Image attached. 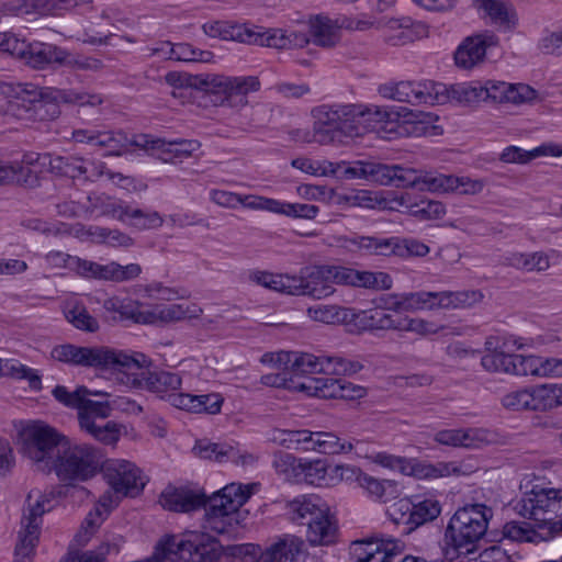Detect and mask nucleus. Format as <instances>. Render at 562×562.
<instances>
[{
	"instance_id": "obj_4",
	"label": "nucleus",
	"mask_w": 562,
	"mask_h": 562,
	"mask_svg": "<svg viewBox=\"0 0 562 562\" xmlns=\"http://www.w3.org/2000/svg\"><path fill=\"white\" fill-rule=\"evenodd\" d=\"M493 510L484 504H468L459 508L450 518L446 530L443 557L457 561L476 550L477 542L487 531Z\"/></svg>"
},
{
	"instance_id": "obj_7",
	"label": "nucleus",
	"mask_w": 562,
	"mask_h": 562,
	"mask_svg": "<svg viewBox=\"0 0 562 562\" xmlns=\"http://www.w3.org/2000/svg\"><path fill=\"white\" fill-rule=\"evenodd\" d=\"M102 458L97 448L87 443L74 445L67 439L48 472L54 471L58 480L68 485L85 482L97 474Z\"/></svg>"
},
{
	"instance_id": "obj_5",
	"label": "nucleus",
	"mask_w": 562,
	"mask_h": 562,
	"mask_svg": "<svg viewBox=\"0 0 562 562\" xmlns=\"http://www.w3.org/2000/svg\"><path fill=\"white\" fill-rule=\"evenodd\" d=\"M261 547L252 543L223 547L204 531H186L178 542V562H222L226 557L258 562Z\"/></svg>"
},
{
	"instance_id": "obj_49",
	"label": "nucleus",
	"mask_w": 562,
	"mask_h": 562,
	"mask_svg": "<svg viewBox=\"0 0 562 562\" xmlns=\"http://www.w3.org/2000/svg\"><path fill=\"white\" fill-rule=\"evenodd\" d=\"M359 323L366 330H396L397 316L386 313L383 308H373L362 312L359 316Z\"/></svg>"
},
{
	"instance_id": "obj_59",
	"label": "nucleus",
	"mask_w": 562,
	"mask_h": 562,
	"mask_svg": "<svg viewBox=\"0 0 562 562\" xmlns=\"http://www.w3.org/2000/svg\"><path fill=\"white\" fill-rule=\"evenodd\" d=\"M308 315L316 322L335 324L347 318V310L337 305H316L307 310Z\"/></svg>"
},
{
	"instance_id": "obj_50",
	"label": "nucleus",
	"mask_w": 562,
	"mask_h": 562,
	"mask_svg": "<svg viewBox=\"0 0 562 562\" xmlns=\"http://www.w3.org/2000/svg\"><path fill=\"white\" fill-rule=\"evenodd\" d=\"M363 549L374 557V561L383 562V559H393L402 549V546L392 539H363L357 540Z\"/></svg>"
},
{
	"instance_id": "obj_27",
	"label": "nucleus",
	"mask_w": 562,
	"mask_h": 562,
	"mask_svg": "<svg viewBox=\"0 0 562 562\" xmlns=\"http://www.w3.org/2000/svg\"><path fill=\"white\" fill-rule=\"evenodd\" d=\"M304 541L295 536H285L261 551L258 562H301Z\"/></svg>"
},
{
	"instance_id": "obj_1",
	"label": "nucleus",
	"mask_w": 562,
	"mask_h": 562,
	"mask_svg": "<svg viewBox=\"0 0 562 562\" xmlns=\"http://www.w3.org/2000/svg\"><path fill=\"white\" fill-rule=\"evenodd\" d=\"M398 115L376 105L322 104L312 110L313 137L322 145L345 144L376 131L380 124L396 121Z\"/></svg>"
},
{
	"instance_id": "obj_18",
	"label": "nucleus",
	"mask_w": 562,
	"mask_h": 562,
	"mask_svg": "<svg viewBox=\"0 0 562 562\" xmlns=\"http://www.w3.org/2000/svg\"><path fill=\"white\" fill-rule=\"evenodd\" d=\"M374 461L384 468L398 470L402 474L412 475L417 479L440 477L448 473V465L446 463L430 464L385 452L378 453Z\"/></svg>"
},
{
	"instance_id": "obj_3",
	"label": "nucleus",
	"mask_w": 562,
	"mask_h": 562,
	"mask_svg": "<svg viewBox=\"0 0 562 562\" xmlns=\"http://www.w3.org/2000/svg\"><path fill=\"white\" fill-rule=\"evenodd\" d=\"M259 89L256 76L192 75L178 67V101L182 104L187 102V93L194 90L207 94L214 105L240 108L248 103V93Z\"/></svg>"
},
{
	"instance_id": "obj_61",
	"label": "nucleus",
	"mask_w": 562,
	"mask_h": 562,
	"mask_svg": "<svg viewBox=\"0 0 562 562\" xmlns=\"http://www.w3.org/2000/svg\"><path fill=\"white\" fill-rule=\"evenodd\" d=\"M67 321L76 328L89 333H94L99 329L98 321L89 314L85 307H74L66 312Z\"/></svg>"
},
{
	"instance_id": "obj_63",
	"label": "nucleus",
	"mask_w": 562,
	"mask_h": 562,
	"mask_svg": "<svg viewBox=\"0 0 562 562\" xmlns=\"http://www.w3.org/2000/svg\"><path fill=\"white\" fill-rule=\"evenodd\" d=\"M502 404L504 407L513 411H532L531 389H522L504 395Z\"/></svg>"
},
{
	"instance_id": "obj_23",
	"label": "nucleus",
	"mask_w": 562,
	"mask_h": 562,
	"mask_svg": "<svg viewBox=\"0 0 562 562\" xmlns=\"http://www.w3.org/2000/svg\"><path fill=\"white\" fill-rule=\"evenodd\" d=\"M327 358L312 353L282 351L277 355L274 362L284 366V369L291 370L294 374H326Z\"/></svg>"
},
{
	"instance_id": "obj_51",
	"label": "nucleus",
	"mask_w": 562,
	"mask_h": 562,
	"mask_svg": "<svg viewBox=\"0 0 562 562\" xmlns=\"http://www.w3.org/2000/svg\"><path fill=\"white\" fill-rule=\"evenodd\" d=\"M103 308L108 313L119 314V316L114 315L112 317L113 321H132L135 323L138 301L112 297L104 301Z\"/></svg>"
},
{
	"instance_id": "obj_37",
	"label": "nucleus",
	"mask_w": 562,
	"mask_h": 562,
	"mask_svg": "<svg viewBox=\"0 0 562 562\" xmlns=\"http://www.w3.org/2000/svg\"><path fill=\"white\" fill-rule=\"evenodd\" d=\"M379 23L386 32L385 41L393 46L404 45L415 38V33L412 30L413 20L408 16L383 18Z\"/></svg>"
},
{
	"instance_id": "obj_41",
	"label": "nucleus",
	"mask_w": 562,
	"mask_h": 562,
	"mask_svg": "<svg viewBox=\"0 0 562 562\" xmlns=\"http://www.w3.org/2000/svg\"><path fill=\"white\" fill-rule=\"evenodd\" d=\"M310 33L313 43L322 47H333L340 38L339 29L325 16H316L311 21Z\"/></svg>"
},
{
	"instance_id": "obj_26",
	"label": "nucleus",
	"mask_w": 562,
	"mask_h": 562,
	"mask_svg": "<svg viewBox=\"0 0 562 562\" xmlns=\"http://www.w3.org/2000/svg\"><path fill=\"white\" fill-rule=\"evenodd\" d=\"M345 246L363 256H393L394 237L367 236L357 233L344 237Z\"/></svg>"
},
{
	"instance_id": "obj_54",
	"label": "nucleus",
	"mask_w": 562,
	"mask_h": 562,
	"mask_svg": "<svg viewBox=\"0 0 562 562\" xmlns=\"http://www.w3.org/2000/svg\"><path fill=\"white\" fill-rule=\"evenodd\" d=\"M111 551L117 553L119 547L115 543L103 542L97 550L71 551L60 562H105V557Z\"/></svg>"
},
{
	"instance_id": "obj_9",
	"label": "nucleus",
	"mask_w": 562,
	"mask_h": 562,
	"mask_svg": "<svg viewBox=\"0 0 562 562\" xmlns=\"http://www.w3.org/2000/svg\"><path fill=\"white\" fill-rule=\"evenodd\" d=\"M58 102L78 105V113L85 114L87 108L101 114L99 106L104 98L99 93H90L78 89H56L49 91L37 90V98L33 105L31 121H50L59 116Z\"/></svg>"
},
{
	"instance_id": "obj_57",
	"label": "nucleus",
	"mask_w": 562,
	"mask_h": 562,
	"mask_svg": "<svg viewBox=\"0 0 562 562\" xmlns=\"http://www.w3.org/2000/svg\"><path fill=\"white\" fill-rule=\"evenodd\" d=\"M176 557V536L172 533L164 535L154 546L151 555L144 559V562H168L175 561Z\"/></svg>"
},
{
	"instance_id": "obj_33",
	"label": "nucleus",
	"mask_w": 562,
	"mask_h": 562,
	"mask_svg": "<svg viewBox=\"0 0 562 562\" xmlns=\"http://www.w3.org/2000/svg\"><path fill=\"white\" fill-rule=\"evenodd\" d=\"M327 462L322 459L299 461V465L293 470L294 482L307 483L315 486L328 487L333 481L326 479Z\"/></svg>"
},
{
	"instance_id": "obj_55",
	"label": "nucleus",
	"mask_w": 562,
	"mask_h": 562,
	"mask_svg": "<svg viewBox=\"0 0 562 562\" xmlns=\"http://www.w3.org/2000/svg\"><path fill=\"white\" fill-rule=\"evenodd\" d=\"M514 362V355H508L497 350L484 355L481 359V364L486 371L497 373L512 374V367Z\"/></svg>"
},
{
	"instance_id": "obj_21",
	"label": "nucleus",
	"mask_w": 562,
	"mask_h": 562,
	"mask_svg": "<svg viewBox=\"0 0 562 562\" xmlns=\"http://www.w3.org/2000/svg\"><path fill=\"white\" fill-rule=\"evenodd\" d=\"M69 54L63 48L42 42L26 43L19 59L35 69H44L52 64H65Z\"/></svg>"
},
{
	"instance_id": "obj_64",
	"label": "nucleus",
	"mask_w": 562,
	"mask_h": 562,
	"mask_svg": "<svg viewBox=\"0 0 562 562\" xmlns=\"http://www.w3.org/2000/svg\"><path fill=\"white\" fill-rule=\"evenodd\" d=\"M81 430H85L93 438L105 445H113L120 438V429L117 425L113 422H106L103 425L93 424L92 427L81 428Z\"/></svg>"
},
{
	"instance_id": "obj_60",
	"label": "nucleus",
	"mask_w": 562,
	"mask_h": 562,
	"mask_svg": "<svg viewBox=\"0 0 562 562\" xmlns=\"http://www.w3.org/2000/svg\"><path fill=\"white\" fill-rule=\"evenodd\" d=\"M441 327L423 318L397 316L396 330L413 331L422 336L437 334Z\"/></svg>"
},
{
	"instance_id": "obj_29",
	"label": "nucleus",
	"mask_w": 562,
	"mask_h": 562,
	"mask_svg": "<svg viewBox=\"0 0 562 562\" xmlns=\"http://www.w3.org/2000/svg\"><path fill=\"white\" fill-rule=\"evenodd\" d=\"M439 292H409L391 297L390 308L394 311H417L439 308Z\"/></svg>"
},
{
	"instance_id": "obj_42",
	"label": "nucleus",
	"mask_w": 562,
	"mask_h": 562,
	"mask_svg": "<svg viewBox=\"0 0 562 562\" xmlns=\"http://www.w3.org/2000/svg\"><path fill=\"white\" fill-rule=\"evenodd\" d=\"M458 183V177L437 172H425L424 175L417 173V182L409 184V187L418 188L422 191L427 190L437 193H448L454 191Z\"/></svg>"
},
{
	"instance_id": "obj_2",
	"label": "nucleus",
	"mask_w": 562,
	"mask_h": 562,
	"mask_svg": "<svg viewBox=\"0 0 562 562\" xmlns=\"http://www.w3.org/2000/svg\"><path fill=\"white\" fill-rule=\"evenodd\" d=\"M250 491L232 483L207 496L196 483L178 486V513L205 509L203 528L216 535L235 537L243 520L240 507L250 497Z\"/></svg>"
},
{
	"instance_id": "obj_30",
	"label": "nucleus",
	"mask_w": 562,
	"mask_h": 562,
	"mask_svg": "<svg viewBox=\"0 0 562 562\" xmlns=\"http://www.w3.org/2000/svg\"><path fill=\"white\" fill-rule=\"evenodd\" d=\"M503 536L505 539L512 541L531 543H539L553 538L550 529H540L539 524L537 522L531 525L530 522L515 520L508 521L504 525Z\"/></svg>"
},
{
	"instance_id": "obj_16",
	"label": "nucleus",
	"mask_w": 562,
	"mask_h": 562,
	"mask_svg": "<svg viewBox=\"0 0 562 562\" xmlns=\"http://www.w3.org/2000/svg\"><path fill=\"white\" fill-rule=\"evenodd\" d=\"M294 519L307 526V539L311 544H329L335 540L336 526L311 498L294 499L291 503Z\"/></svg>"
},
{
	"instance_id": "obj_28",
	"label": "nucleus",
	"mask_w": 562,
	"mask_h": 562,
	"mask_svg": "<svg viewBox=\"0 0 562 562\" xmlns=\"http://www.w3.org/2000/svg\"><path fill=\"white\" fill-rule=\"evenodd\" d=\"M193 452L201 459L214 460L217 462L232 461L239 463V460H241V463L245 464L247 462V458L252 459L250 454L241 456L235 447L228 443H216L206 439L196 440L193 447Z\"/></svg>"
},
{
	"instance_id": "obj_47",
	"label": "nucleus",
	"mask_w": 562,
	"mask_h": 562,
	"mask_svg": "<svg viewBox=\"0 0 562 562\" xmlns=\"http://www.w3.org/2000/svg\"><path fill=\"white\" fill-rule=\"evenodd\" d=\"M111 412V407L108 402H97L87 398H82V403L78 409V422L80 428H90L93 424H97V419H105Z\"/></svg>"
},
{
	"instance_id": "obj_44",
	"label": "nucleus",
	"mask_w": 562,
	"mask_h": 562,
	"mask_svg": "<svg viewBox=\"0 0 562 562\" xmlns=\"http://www.w3.org/2000/svg\"><path fill=\"white\" fill-rule=\"evenodd\" d=\"M36 98V89H23L8 101L5 113L18 120L31 121Z\"/></svg>"
},
{
	"instance_id": "obj_25",
	"label": "nucleus",
	"mask_w": 562,
	"mask_h": 562,
	"mask_svg": "<svg viewBox=\"0 0 562 562\" xmlns=\"http://www.w3.org/2000/svg\"><path fill=\"white\" fill-rule=\"evenodd\" d=\"M398 509H405L400 518L402 524L408 525L409 529H414L436 519L441 513V505L432 498H426L418 503L402 499L398 502Z\"/></svg>"
},
{
	"instance_id": "obj_40",
	"label": "nucleus",
	"mask_w": 562,
	"mask_h": 562,
	"mask_svg": "<svg viewBox=\"0 0 562 562\" xmlns=\"http://www.w3.org/2000/svg\"><path fill=\"white\" fill-rule=\"evenodd\" d=\"M532 411L546 412L562 406V384H542L531 387Z\"/></svg>"
},
{
	"instance_id": "obj_48",
	"label": "nucleus",
	"mask_w": 562,
	"mask_h": 562,
	"mask_svg": "<svg viewBox=\"0 0 562 562\" xmlns=\"http://www.w3.org/2000/svg\"><path fill=\"white\" fill-rule=\"evenodd\" d=\"M483 294L480 291H442L439 292V308H467L481 302Z\"/></svg>"
},
{
	"instance_id": "obj_62",
	"label": "nucleus",
	"mask_w": 562,
	"mask_h": 562,
	"mask_svg": "<svg viewBox=\"0 0 562 562\" xmlns=\"http://www.w3.org/2000/svg\"><path fill=\"white\" fill-rule=\"evenodd\" d=\"M213 59L214 54L210 50L194 48L188 43H178V63L189 65L195 63H211Z\"/></svg>"
},
{
	"instance_id": "obj_11",
	"label": "nucleus",
	"mask_w": 562,
	"mask_h": 562,
	"mask_svg": "<svg viewBox=\"0 0 562 562\" xmlns=\"http://www.w3.org/2000/svg\"><path fill=\"white\" fill-rule=\"evenodd\" d=\"M89 145L106 148L110 154H120V150L127 146H134L145 150L146 153L157 156L165 162L172 161L175 154L171 147L175 142L166 143L164 139L154 138L148 134H135L128 137L123 132H106L93 130Z\"/></svg>"
},
{
	"instance_id": "obj_46",
	"label": "nucleus",
	"mask_w": 562,
	"mask_h": 562,
	"mask_svg": "<svg viewBox=\"0 0 562 562\" xmlns=\"http://www.w3.org/2000/svg\"><path fill=\"white\" fill-rule=\"evenodd\" d=\"M445 94H447L448 101L454 100L459 103L468 105L485 101L483 83L477 81L470 83H458L451 86L450 88L446 86Z\"/></svg>"
},
{
	"instance_id": "obj_32",
	"label": "nucleus",
	"mask_w": 562,
	"mask_h": 562,
	"mask_svg": "<svg viewBox=\"0 0 562 562\" xmlns=\"http://www.w3.org/2000/svg\"><path fill=\"white\" fill-rule=\"evenodd\" d=\"M304 274L305 295L321 300L334 293L326 265L304 268Z\"/></svg>"
},
{
	"instance_id": "obj_10",
	"label": "nucleus",
	"mask_w": 562,
	"mask_h": 562,
	"mask_svg": "<svg viewBox=\"0 0 562 562\" xmlns=\"http://www.w3.org/2000/svg\"><path fill=\"white\" fill-rule=\"evenodd\" d=\"M67 439L54 427L43 422H34L23 429L22 449L42 470L49 471V465H53Z\"/></svg>"
},
{
	"instance_id": "obj_35",
	"label": "nucleus",
	"mask_w": 562,
	"mask_h": 562,
	"mask_svg": "<svg viewBox=\"0 0 562 562\" xmlns=\"http://www.w3.org/2000/svg\"><path fill=\"white\" fill-rule=\"evenodd\" d=\"M561 155V147L554 144H543L531 150H525L517 146H508L501 154V160L507 164H527L541 156L559 157Z\"/></svg>"
},
{
	"instance_id": "obj_12",
	"label": "nucleus",
	"mask_w": 562,
	"mask_h": 562,
	"mask_svg": "<svg viewBox=\"0 0 562 562\" xmlns=\"http://www.w3.org/2000/svg\"><path fill=\"white\" fill-rule=\"evenodd\" d=\"M128 367L117 368V380L121 383L138 390H148L156 393L166 392L172 383V374L167 372L155 373L148 370L150 359L142 352H126Z\"/></svg>"
},
{
	"instance_id": "obj_58",
	"label": "nucleus",
	"mask_w": 562,
	"mask_h": 562,
	"mask_svg": "<svg viewBox=\"0 0 562 562\" xmlns=\"http://www.w3.org/2000/svg\"><path fill=\"white\" fill-rule=\"evenodd\" d=\"M2 374L10 375L15 379H23L29 381V385L34 391L42 389L41 376L37 372L18 361H7Z\"/></svg>"
},
{
	"instance_id": "obj_6",
	"label": "nucleus",
	"mask_w": 562,
	"mask_h": 562,
	"mask_svg": "<svg viewBox=\"0 0 562 562\" xmlns=\"http://www.w3.org/2000/svg\"><path fill=\"white\" fill-rule=\"evenodd\" d=\"M514 510L524 518L539 524L540 529H550L552 536L562 531V493L560 490L533 487L514 501Z\"/></svg>"
},
{
	"instance_id": "obj_17",
	"label": "nucleus",
	"mask_w": 562,
	"mask_h": 562,
	"mask_svg": "<svg viewBox=\"0 0 562 562\" xmlns=\"http://www.w3.org/2000/svg\"><path fill=\"white\" fill-rule=\"evenodd\" d=\"M103 477L115 493L124 496L135 497L145 487V481L140 470L132 462L126 460L110 459L103 461L101 467Z\"/></svg>"
},
{
	"instance_id": "obj_13",
	"label": "nucleus",
	"mask_w": 562,
	"mask_h": 562,
	"mask_svg": "<svg viewBox=\"0 0 562 562\" xmlns=\"http://www.w3.org/2000/svg\"><path fill=\"white\" fill-rule=\"evenodd\" d=\"M379 92L384 98L412 105H436L448 102V97L445 94L446 85L430 80L383 85L379 88Z\"/></svg>"
},
{
	"instance_id": "obj_14",
	"label": "nucleus",
	"mask_w": 562,
	"mask_h": 562,
	"mask_svg": "<svg viewBox=\"0 0 562 562\" xmlns=\"http://www.w3.org/2000/svg\"><path fill=\"white\" fill-rule=\"evenodd\" d=\"M32 493L26 497V505L23 508L21 529L18 532V541L14 549V562H32L35 548L40 540L42 516L47 510L45 496H40L35 503H31Z\"/></svg>"
},
{
	"instance_id": "obj_20",
	"label": "nucleus",
	"mask_w": 562,
	"mask_h": 562,
	"mask_svg": "<svg viewBox=\"0 0 562 562\" xmlns=\"http://www.w3.org/2000/svg\"><path fill=\"white\" fill-rule=\"evenodd\" d=\"M370 182L396 188H408L417 182V171L400 165H385L371 161Z\"/></svg>"
},
{
	"instance_id": "obj_53",
	"label": "nucleus",
	"mask_w": 562,
	"mask_h": 562,
	"mask_svg": "<svg viewBox=\"0 0 562 562\" xmlns=\"http://www.w3.org/2000/svg\"><path fill=\"white\" fill-rule=\"evenodd\" d=\"M351 285L367 289H390L392 279L384 272L359 271L353 269Z\"/></svg>"
},
{
	"instance_id": "obj_36",
	"label": "nucleus",
	"mask_w": 562,
	"mask_h": 562,
	"mask_svg": "<svg viewBox=\"0 0 562 562\" xmlns=\"http://www.w3.org/2000/svg\"><path fill=\"white\" fill-rule=\"evenodd\" d=\"M355 480L358 482L359 486L367 490L370 495L375 496L384 503L400 495L398 484L393 480H378L363 473L360 469H358Z\"/></svg>"
},
{
	"instance_id": "obj_39",
	"label": "nucleus",
	"mask_w": 562,
	"mask_h": 562,
	"mask_svg": "<svg viewBox=\"0 0 562 562\" xmlns=\"http://www.w3.org/2000/svg\"><path fill=\"white\" fill-rule=\"evenodd\" d=\"M85 159L77 156H49L48 166L53 173L71 179H89Z\"/></svg>"
},
{
	"instance_id": "obj_56",
	"label": "nucleus",
	"mask_w": 562,
	"mask_h": 562,
	"mask_svg": "<svg viewBox=\"0 0 562 562\" xmlns=\"http://www.w3.org/2000/svg\"><path fill=\"white\" fill-rule=\"evenodd\" d=\"M319 212L318 206L307 203H289L278 200L276 214L293 218L314 220Z\"/></svg>"
},
{
	"instance_id": "obj_15",
	"label": "nucleus",
	"mask_w": 562,
	"mask_h": 562,
	"mask_svg": "<svg viewBox=\"0 0 562 562\" xmlns=\"http://www.w3.org/2000/svg\"><path fill=\"white\" fill-rule=\"evenodd\" d=\"M281 443L288 449L317 451L324 454H338L351 451L352 443L341 440L333 432L302 430L282 431Z\"/></svg>"
},
{
	"instance_id": "obj_38",
	"label": "nucleus",
	"mask_w": 562,
	"mask_h": 562,
	"mask_svg": "<svg viewBox=\"0 0 562 562\" xmlns=\"http://www.w3.org/2000/svg\"><path fill=\"white\" fill-rule=\"evenodd\" d=\"M474 3L490 16L492 23L512 29L516 24V14L508 0H474Z\"/></svg>"
},
{
	"instance_id": "obj_22",
	"label": "nucleus",
	"mask_w": 562,
	"mask_h": 562,
	"mask_svg": "<svg viewBox=\"0 0 562 562\" xmlns=\"http://www.w3.org/2000/svg\"><path fill=\"white\" fill-rule=\"evenodd\" d=\"M204 33L210 37H218L224 41H236L245 44H255L257 25L238 24L228 21H212L203 24Z\"/></svg>"
},
{
	"instance_id": "obj_45",
	"label": "nucleus",
	"mask_w": 562,
	"mask_h": 562,
	"mask_svg": "<svg viewBox=\"0 0 562 562\" xmlns=\"http://www.w3.org/2000/svg\"><path fill=\"white\" fill-rule=\"evenodd\" d=\"M175 305L157 304L153 307H146L138 302L135 324L165 325L175 319Z\"/></svg>"
},
{
	"instance_id": "obj_31",
	"label": "nucleus",
	"mask_w": 562,
	"mask_h": 562,
	"mask_svg": "<svg viewBox=\"0 0 562 562\" xmlns=\"http://www.w3.org/2000/svg\"><path fill=\"white\" fill-rule=\"evenodd\" d=\"M77 4V0H20L12 7L16 15L29 14H60Z\"/></svg>"
},
{
	"instance_id": "obj_19",
	"label": "nucleus",
	"mask_w": 562,
	"mask_h": 562,
	"mask_svg": "<svg viewBox=\"0 0 562 562\" xmlns=\"http://www.w3.org/2000/svg\"><path fill=\"white\" fill-rule=\"evenodd\" d=\"M496 43L497 37L488 31L468 37L454 53L456 65L464 69L472 68L483 60L486 48L496 45Z\"/></svg>"
},
{
	"instance_id": "obj_52",
	"label": "nucleus",
	"mask_w": 562,
	"mask_h": 562,
	"mask_svg": "<svg viewBox=\"0 0 562 562\" xmlns=\"http://www.w3.org/2000/svg\"><path fill=\"white\" fill-rule=\"evenodd\" d=\"M53 396L56 401L61 403L63 405L79 409L80 404L82 403V398L88 395H108L103 392H92L88 390L86 386H78L74 392H69L66 386L57 385L52 391Z\"/></svg>"
},
{
	"instance_id": "obj_24",
	"label": "nucleus",
	"mask_w": 562,
	"mask_h": 562,
	"mask_svg": "<svg viewBox=\"0 0 562 562\" xmlns=\"http://www.w3.org/2000/svg\"><path fill=\"white\" fill-rule=\"evenodd\" d=\"M256 45L278 49L302 48L310 43L307 33L301 31L266 30L258 26Z\"/></svg>"
},
{
	"instance_id": "obj_43",
	"label": "nucleus",
	"mask_w": 562,
	"mask_h": 562,
	"mask_svg": "<svg viewBox=\"0 0 562 562\" xmlns=\"http://www.w3.org/2000/svg\"><path fill=\"white\" fill-rule=\"evenodd\" d=\"M140 272L142 268L137 263L121 266L120 263L112 261L106 265L98 263L94 278L113 282H125L136 279Z\"/></svg>"
},
{
	"instance_id": "obj_34",
	"label": "nucleus",
	"mask_w": 562,
	"mask_h": 562,
	"mask_svg": "<svg viewBox=\"0 0 562 562\" xmlns=\"http://www.w3.org/2000/svg\"><path fill=\"white\" fill-rule=\"evenodd\" d=\"M108 213H111L120 221L131 220V224L139 229L155 228L161 225V218L154 213H146L140 209H133L130 205L111 204L109 205Z\"/></svg>"
},
{
	"instance_id": "obj_8",
	"label": "nucleus",
	"mask_w": 562,
	"mask_h": 562,
	"mask_svg": "<svg viewBox=\"0 0 562 562\" xmlns=\"http://www.w3.org/2000/svg\"><path fill=\"white\" fill-rule=\"evenodd\" d=\"M52 358L77 367L94 368L101 371H117L119 367H128L124 360L126 351L110 347H83L72 344L55 346L52 349Z\"/></svg>"
}]
</instances>
